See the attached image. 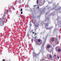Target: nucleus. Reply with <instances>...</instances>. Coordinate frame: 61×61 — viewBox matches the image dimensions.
I'll return each mask as SVG.
<instances>
[{"label":"nucleus","instance_id":"nucleus-1","mask_svg":"<svg viewBox=\"0 0 61 61\" xmlns=\"http://www.w3.org/2000/svg\"><path fill=\"white\" fill-rule=\"evenodd\" d=\"M5 17V15H3V17H2V21H0V25H4V23H5V20H4V18Z\"/></svg>","mask_w":61,"mask_h":61},{"label":"nucleus","instance_id":"nucleus-2","mask_svg":"<svg viewBox=\"0 0 61 61\" xmlns=\"http://www.w3.org/2000/svg\"><path fill=\"white\" fill-rule=\"evenodd\" d=\"M51 40L52 42H53L54 41V38L53 37L51 39Z\"/></svg>","mask_w":61,"mask_h":61},{"label":"nucleus","instance_id":"nucleus-3","mask_svg":"<svg viewBox=\"0 0 61 61\" xmlns=\"http://www.w3.org/2000/svg\"><path fill=\"white\" fill-rule=\"evenodd\" d=\"M7 12L5 11V13H4V14H5H5H6V13H8V12H9V10H7Z\"/></svg>","mask_w":61,"mask_h":61},{"label":"nucleus","instance_id":"nucleus-4","mask_svg":"<svg viewBox=\"0 0 61 61\" xmlns=\"http://www.w3.org/2000/svg\"><path fill=\"white\" fill-rule=\"evenodd\" d=\"M58 51L59 52H61V49H58Z\"/></svg>","mask_w":61,"mask_h":61},{"label":"nucleus","instance_id":"nucleus-5","mask_svg":"<svg viewBox=\"0 0 61 61\" xmlns=\"http://www.w3.org/2000/svg\"><path fill=\"white\" fill-rule=\"evenodd\" d=\"M50 47V46L49 45H48L47 46V48H49Z\"/></svg>","mask_w":61,"mask_h":61},{"label":"nucleus","instance_id":"nucleus-6","mask_svg":"<svg viewBox=\"0 0 61 61\" xmlns=\"http://www.w3.org/2000/svg\"><path fill=\"white\" fill-rule=\"evenodd\" d=\"M48 26V24L47 23H46V25L45 26Z\"/></svg>","mask_w":61,"mask_h":61},{"label":"nucleus","instance_id":"nucleus-7","mask_svg":"<svg viewBox=\"0 0 61 61\" xmlns=\"http://www.w3.org/2000/svg\"><path fill=\"white\" fill-rule=\"evenodd\" d=\"M38 42H40V41H41V40H40V39H39L38 40Z\"/></svg>","mask_w":61,"mask_h":61},{"label":"nucleus","instance_id":"nucleus-8","mask_svg":"<svg viewBox=\"0 0 61 61\" xmlns=\"http://www.w3.org/2000/svg\"><path fill=\"white\" fill-rule=\"evenodd\" d=\"M46 30H48V29H50V28L46 27Z\"/></svg>","mask_w":61,"mask_h":61},{"label":"nucleus","instance_id":"nucleus-9","mask_svg":"<svg viewBox=\"0 0 61 61\" xmlns=\"http://www.w3.org/2000/svg\"><path fill=\"white\" fill-rule=\"evenodd\" d=\"M34 41H35L36 43L37 41H36V39H35L34 40Z\"/></svg>","mask_w":61,"mask_h":61},{"label":"nucleus","instance_id":"nucleus-10","mask_svg":"<svg viewBox=\"0 0 61 61\" xmlns=\"http://www.w3.org/2000/svg\"><path fill=\"white\" fill-rule=\"evenodd\" d=\"M50 58H52V56H51V55H50Z\"/></svg>","mask_w":61,"mask_h":61},{"label":"nucleus","instance_id":"nucleus-11","mask_svg":"<svg viewBox=\"0 0 61 61\" xmlns=\"http://www.w3.org/2000/svg\"><path fill=\"white\" fill-rule=\"evenodd\" d=\"M37 4H38V0H37Z\"/></svg>","mask_w":61,"mask_h":61},{"label":"nucleus","instance_id":"nucleus-12","mask_svg":"<svg viewBox=\"0 0 61 61\" xmlns=\"http://www.w3.org/2000/svg\"><path fill=\"white\" fill-rule=\"evenodd\" d=\"M13 10H15V9L14 8H13Z\"/></svg>","mask_w":61,"mask_h":61},{"label":"nucleus","instance_id":"nucleus-13","mask_svg":"<svg viewBox=\"0 0 61 61\" xmlns=\"http://www.w3.org/2000/svg\"><path fill=\"white\" fill-rule=\"evenodd\" d=\"M22 8H21V10H20V11L21 12H22Z\"/></svg>","mask_w":61,"mask_h":61},{"label":"nucleus","instance_id":"nucleus-14","mask_svg":"<svg viewBox=\"0 0 61 61\" xmlns=\"http://www.w3.org/2000/svg\"><path fill=\"white\" fill-rule=\"evenodd\" d=\"M21 14H23V12L21 11Z\"/></svg>","mask_w":61,"mask_h":61},{"label":"nucleus","instance_id":"nucleus-15","mask_svg":"<svg viewBox=\"0 0 61 61\" xmlns=\"http://www.w3.org/2000/svg\"><path fill=\"white\" fill-rule=\"evenodd\" d=\"M2 61H5V60L3 59V60Z\"/></svg>","mask_w":61,"mask_h":61},{"label":"nucleus","instance_id":"nucleus-16","mask_svg":"<svg viewBox=\"0 0 61 61\" xmlns=\"http://www.w3.org/2000/svg\"><path fill=\"white\" fill-rule=\"evenodd\" d=\"M54 56L55 57H56V55H54Z\"/></svg>","mask_w":61,"mask_h":61},{"label":"nucleus","instance_id":"nucleus-17","mask_svg":"<svg viewBox=\"0 0 61 61\" xmlns=\"http://www.w3.org/2000/svg\"><path fill=\"white\" fill-rule=\"evenodd\" d=\"M58 58H59V57L58 56Z\"/></svg>","mask_w":61,"mask_h":61},{"label":"nucleus","instance_id":"nucleus-18","mask_svg":"<svg viewBox=\"0 0 61 61\" xmlns=\"http://www.w3.org/2000/svg\"><path fill=\"white\" fill-rule=\"evenodd\" d=\"M39 8V6H38V9Z\"/></svg>","mask_w":61,"mask_h":61},{"label":"nucleus","instance_id":"nucleus-19","mask_svg":"<svg viewBox=\"0 0 61 61\" xmlns=\"http://www.w3.org/2000/svg\"><path fill=\"white\" fill-rule=\"evenodd\" d=\"M35 32H33V34H35Z\"/></svg>","mask_w":61,"mask_h":61},{"label":"nucleus","instance_id":"nucleus-20","mask_svg":"<svg viewBox=\"0 0 61 61\" xmlns=\"http://www.w3.org/2000/svg\"><path fill=\"white\" fill-rule=\"evenodd\" d=\"M35 35H36V33H35Z\"/></svg>","mask_w":61,"mask_h":61},{"label":"nucleus","instance_id":"nucleus-21","mask_svg":"<svg viewBox=\"0 0 61 61\" xmlns=\"http://www.w3.org/2000/svg\"><path fill=\"white\" fill-rule=\"evenodd\" d=\"M60 8H60L59 9H60Z\"/></svg>","mask_w":61,"mask_h":61},{"label":"nucleus","instance_id":"nucleus-22","mask_svg":"<svg viewBox=\"0 0 61 61\" xmlns=\"http://www.w3.org/2000/svg\"><path fill=\"white\" fill-rule=\"evenodd\" d=\"M1 35L2 36V34H1Z\"/></svg>","mask_w":61,"mask_h":61},{"label":"nucleus","instance_id":"nucleus-23","mask_svg":"<svg viewBox=\"0 0 61 61\" xmlns=\"http://www.w3.org/2000/svg\"><path fill=\"white\" fill-rule=\"evenodd\" d=\"M36 6L35 5H34V6Z\"/></svg>","mask_w":61,"mask_h":61},{"label":"nucleus","instance_id":"nucleus-24","mask_svg":"<svg viewBox=\"0 0 61 61\" xmlns=\"http://www.w3.org/2000/svg\"><path fill=\"white\" fill-rule=\"evenodd\" d=\"M33 54H34V53H33Z\"/></svg>","mask_w":61,"mask_h":61},{"label":"nucleus","instance_id":"nucleus-25","mask_svg":"<svg viewBox=\"0 0 61 61\" xmlns=\"http://www.w3.org/2000/svg\"><path fill=\"white\" fill-rule=\"evenodd\" d=\"M1 52H2V51H1Z\"/></svg>","mask_w":61,"mask_h":61}]
</instances>
